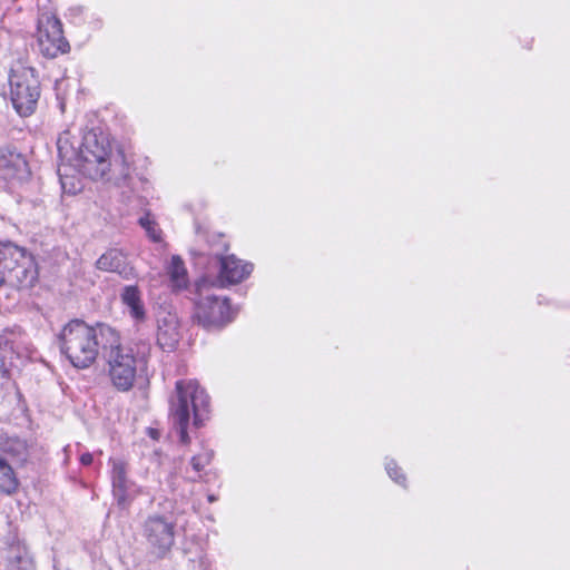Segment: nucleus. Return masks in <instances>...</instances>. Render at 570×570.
Returning <instances> with one entry per match:
<instances>
[{"label":"nucleus","instance_id":"4be33fe9","mask_svg":"<svg viewBox=\"0 0 570 570\" xmlns=\"http://www.w3.org/2000/svg\"><path fill=\"white\" fill-rule=\"evenodd\" d=\"M386 471H387V474L396 483L403 484L405 482V475H404L402 469L395 462L387 463L386 464Z\"/></svg>","mask_w":570,"mask_h":570},{"label":"nucleus","instance_id":"f3484780","mask_svg":"<svg viewBox=\"0 0 570 570\" xmlns=\"http://www.w3.org/2000/svg\"><path fill=\"white\" fill-rule=\"evenodd\" d=\"M7 570H36L35 560L24 543H12L9 548Z\"/></svg>","mask_w":570,"mask_h":570},{"label":"nucleus","instance_id":"4468645a","mask_svg":"<svg viewBox=\"0 0 570 570\" xmlns=\"http://www.w3.org/2000/svg\"><path fill=\"white\" fill-rule=\"evenodd\" d=\"M0 456L17 468L23 466L29 458V445L18 436H0Z\"/></svg>","mask_w":570,"mask_h":570},{"label":"nucleus","instance_id":"f257e3e1","mask_svg":"<svg viewBox=\"0 0 570 570\" xmlns=\"http://www.w3.org/2000/svg\"><path fill=\"white\" fill-rule=\"evenodd\" d=\"M117 330L106 324L90 325L81 318L67 322L56 335L59 352L78 370L92 366L99 356L100 345L116 343Z\"/></svg>","mask_w":570,"mask_h":570},{"label":"nucleus","instance_id":"2eb2a0df","mask_svg":"<svg viewBox=\"0 0 570 570\" xmlns=\"http://www.w3.org/2000/svg\"><path fill=\"white\" fill-rule=\"evenodd\" d=\"M121 303L128 308L130 317L137 323H144L147 318L146 308L141 297V291L137 285H127L120 293Z\"/></svg>","mask_w":570,"mask_h":570},{"label":"nucleus","instance_id":"6ab92c4d","mask_svg":"<svg viewBox=\"0 0 570 570\" xmlns=\"http://www.w3.org/2000/svg\"><path fill=\"white\" fill-rule=\"evenodd\" d=\"M16 469L14 464L0 456V494L10 497L19 491L20 480Z\"/></svg>","mask_w":570,"mask_h":570},{"label":"nucleus","instance_id":"b1692460","mask_svg":"<svg viewBox=\"0 0 570 570\" xmlns=\"http://www.w3.org/2000/svg\"><path fill=\"white\" fill-rule=\"evenodd\" d=\"M149 435H150L153 439L158 440V432H157V430H155V429H150V430H149Z\"/></svg>","mask_w":570,"mask_h":570},{"label":"nucleus","instance_id":"9d476101","mask_svg":"<svg viewBox=\"0 0 570 570\" xmlns=\"http://www.w3.org/2000/svg\"><path fill=\"white\" fill-rule=\"evenodd\" d=\"M217 282L220 286L237 285L249 277L253 272V264L238 258L234 254L218 255Z\"/></svg>","mask_w":570,"mask_h":570},{"label":"nucleus","instance_id":"aec40b11","mask_svg":"<svg viewBox=\"0 0 570 570\" xmlns=\"http://www.w3.org/2000/svg\"><path fill=\"white\" fill-rule=\"evenodd\" d=\"M213 459L214 451L210 449H203L200 452L193 455L190 459V465L194 474L188 476V479L193 482L202 480L203 476L207 474L208 466Z\"/></svg>","mask_w":570,"mask_h":570},{"label":"nucleus","instance_id":"0eeeda50","mask_svg":"<svg viewBox=\"0 0 570 570\" xmlns=\"http://www.w3.org/2000/svg\"><path fill=\"white\" fill-rule=\"evenodd\" d=\"M238 309L227 296H202L195 302L193 320L205 330H222L237 316Z\"/></svg>","mask_w":570,"mask_h":570},{"label":"nucleus","instance_id":"7ed1b4c3","mask_svg":"<svg viewBox=\"0 0 570 570\" xmlns=\"http://www.w3.org/2000/svg\"><path fill=\"white\" fill-rule=\"evenodd\" d=\"M210 397L206 390L194 379H181L175 383L174 394L169 399V416L178 431L179 441L188 445V426L200 428L209 419Z\"/></svg>","mask_w":570,"mask_h":570},{"label":"nucleus","instance_id":"1a4fd4ad","mask_svg":"<svg viewBox=\"0 0 570 570\" xmlns=\"http://www.w3.org/2000/svg\"><path fill=\"white\" fill-rule=\"evenodd\" d=\"M146 539L158 557H164L175 542V525L164 517H149L144 527Z\"/></svg>","mask_w":570,"mask_h":570},{"label":"nucleus","instance_id":"ddd939ff","mask_svg":"<svg viewBox=\"0 0 570 570\" xmlns=\"http://www.w3.org/2000/svg\"><path fill=\"white\" fill-rule=\"evenodd\" d=\"M111 483L117 504L121 508H128L139 492L130 491L131 482L127 478V464L121 460H112L111 462Z\"/></svg>","mask_w":570,"mask_h":570},{"label":"nucleus","instance_id":"39448f33","mask_svg":"<svg viewBox=\"0 0 570 570\" xmlns=\"http://www.w3.org/2000/svg\"><path fill=\"white\" fill-rule=\"evenodd\" d=\"M38 277V265L31 253L11 242L0 240V288L8 284L17 289H29Z\"/></svg>","mask_w":570,"mask_h":570},{"label":"nucleus","instance_id":"a211bd4d","mask_svg":"<svg viewBox=\"0 0 570 570\" xmlns=\"http://www.w3.org/2000/svg\"><path fill=\"white\" fill-rule=\"evenodd\" d=\"M178 322L174 318L164 320L158 324L157 343L164 351H173L179 343Z\"/></svg>","mask_w":570,"mask_h":570},{"label":"nucleus","instance_id":"5701e85b","mask_svg":"<svg viewBox=\"0 0 570 570\" xmlns=\"http://www.w3.org/2000/svg\"><path fill=\"white\" fill-rule=\"evenodd\" d=\"M92 461H94L92 454H91V453H89V452L83 453V454H81V456H80V462H81V464H83V465H90V464L92 463Z\"/></svg>","mask_w":570,"mask_h":570},{"label":"nucleus","instance_id":"20e7f679","mask_svg":"<svg viewBox=\"0 0 570 570\" xmlns=\"http://www.w3.org/2000/svg\"><path fill=\"white\" fill-rule=\"evenodd\" d=\"M77 166L83 176L92 180L108 178L112 166L120 175H126L129 169L125 153L119 149L114 157L109 135L97 129L83 135L77 153Z\"/></svg>","mask_w":570,"mask_h":570},{"label":"nucleus","instance_id":"412c9836","mask_svg":"<svg viewBox=\"0 0 570 570\" xmlns=\"http://www.w3.org/2000/svg\"><path fill=\"white\" fill-rule=\"evenodd\" d=\"M139 224L153 242L158 243L161 240V229L158 227V224L149 217V215L141 217L139 219Z\"/></svg>","mask_w":570,"mask_h":570},{"label":"nucleus","instance_id":"f8f14e48","mask_svg":"<svg viewBox=\"0 0 570 570\" xmlns=\"http://www.w3.org/2000/svg\"><path fill=\"white\" fill-rule=\"evenodd\" d=\"M95 267L105 273L118 274L126 281L135 279L138 276L136 268L128 261L127 254L116 247L108 248L104 252L96 261Z\"/></svg>","mask_w":570,"mask_h":570},{"label":"nucleus","instance_id":"423d86ee","mask_svg":"<svg viewBox=\"0 0 570 570\" xmlns=\"http://www.w3.org/2000/svg\"><path fill=\"white\" fill-rule=\"evenodd\" d=\"M9 82L16 111L22 117L33 114L40 97V82L35 69L18 61L10 70Z\"/></svg>","mask_w":570,"mask_h":570},{"label":"nucleus","instance_id":"6e6552de","mask_svg":"<svg viewBox=\"0 0 570 570\" xmlns=\"http://www.w3.org/2000/svg\"><path fill=\"white\" fill-rule=\"evenodd\" d=\"M36 38L38 49L46 58L55 59L70 51V43L65 37L62 22L50 11L39 14Z\"/></svg>","mask_w":570,"mask_h":570},{"label":"nucleus","instance_id":"9b49d317","mask_svg":"<svg viewBox=\"0 0 570 570\" xmlns=\"http://www.w3.org/2000/svg\"><path fill=\"white\" fill-rule=\"evenodd\" d=\"M28 173V161L16 147L0 148V183L7 187L21 181Z\"/></svg>","mask_w":570,"mask_h":570},{"label":"nucleus","instance_id":"dca6fc26","mask_svg":"<svg viewBox=\"0 0 570 570\" xmlns=\"http://www.w3.org/2000/svg\"><path fill=\"white\" fill-rule=\"evenodd\" d=\"M169 278V287L171 292L178 293L187 289L189 277L186 265L179 255H173L165 267Z\"/></svg>","mask_w":570,"mask_h":570},{"label":"nucleus","instance_id":"f03ea898","mask_svg":"<svg viewBox=\"0 0 570 570\" xmlns=\"http://www.w3.org/2000/svg\"><path fill=\"white\" fill-rule=\"evenodd\" d=\"M106 352L107 375L118 392H129L138 379L148 375L151 347L146 342L121 344L117 331L116 343H108Z\"/></svg>","mask_w":570,"mask_h":570}]
</instances>
